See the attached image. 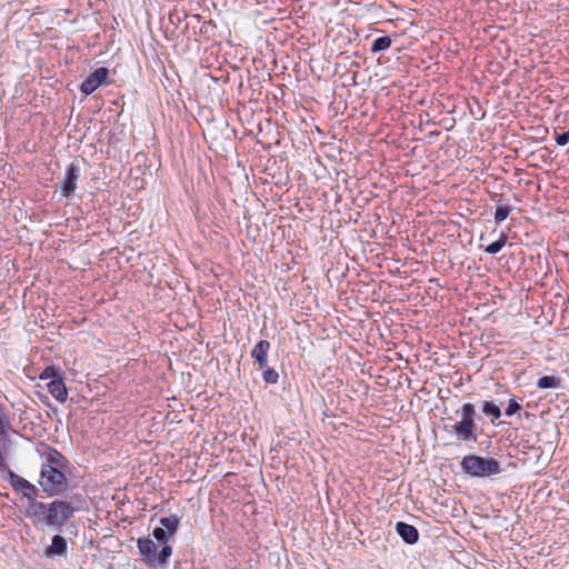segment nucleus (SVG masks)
Instances as JSON below:
<instances>
[{
    "label": "nucleus",
    "mask_w": 569,
    "mask_h": 569,
    "mask_svg": "<svg viewBox=\"0 0 569 569\" xmlns=\"http://www.w3.org/2000/svg\"><path fill=\"white\" fill-rule=\"evenodd\" d=\"M419 181H420V183L415 184V191L417 193L418 201H420L421 199H423L426 197V194H425L426 186L423 183V180H419Z\"/></svg>",
    "instance_id": "cd10ccee"
},
{
    "label": "nucleus",
    "mask_w": 569,
    "mask_h": 569,
    "mask_svg": "<svg viewBox=\"0 0 569 569\" xmlns=\"http://www.w3.org/2000/svg\"><path fill=\"white\" fill-rule=\"evenodd\" d=\"M463 473L473 478H488L502 472L500 462L492 457L465 456L460 462Z\"/></svg>",
    "instance_id": "39448f33"
},
{
    "label": "nucleus",
    "mask_w": 569,
    "mask_h": 569,
    "mask_svg": "<svg viewBox=\"0 0 569 569\" xmlns=\"http://www.w3.org/2000/svg\"><path fill=\"white\" fill-rule=\"evenodd\" d=\"M357 181H358V180H352V182H353V184H355V186L357 184ZM342 182L345 183L346 188H348V187H349V184H350V182H351V180L346 179V180H342Z\"/></svg>",
    "instance_id": "c756f323"
},
{
    "label": "nucleus",
    "mask_w": 569,
    "mask_h": 569,
    "mask_svg": "<svg viewBox=\"0 0 569 569\" xmlns=\"http://www.w3.org/2000/svg\"><path fill=\"white\" fill-rule=\"evenodd\" d=\"M555 139L558 146H566L569 142V130L561 133L555 131Z\"/></svg>",
    "instance_id": "bb28decb"
},
{
    "label": "nucleus",
    "mask_w": 569,
    "mask_h": 569,
    "mask_svg": "<svg viewBox=\"0 0 569 569\" xmlns=\"http://www.w3.org/2000/svg\"><path fill=\"white\" fill-rule=\"evenodd\" d=\"M46 461L41 465L38 483L49 498L64 497L71 488L68 477L76 469L58 449L46 446Z\"/></svg>",
    "instance_id": "7ed1b4c3"
},
{
    "label": "nucleus",
    "mask_w": 569,
    "mask_h": 569,
    "mask_svg": "<svg viewBox=\"0 0 569 569\" xmlns=\"http://www.w3.org/2000/svg\"><path fill=\"white\" fill-rule=\"evenodd\" d=\"M460 413V420L452 425H445L443 430L448 433L455 435L459 441L469 443L478 441V426L476 422L477 411L471 402H466L457 411Z\"/></svg>",
    "instance_id": "20e7f679"
},
{
    "label": "nucleus",
    "mask_w": 569,
    "mask_h": 569,
    "mask_svg": "<svg viewBox=\"0 0 569 569\" xmlns=\"http://www.w3.org/2000/svg\"><path fill=\"white\" fill-rule=\"evenodd\" d=\"M526 186L529 191H537V200H540V193L546 200L555 199L557 193L553 189L559 188V184H551L550 180H526Z\"/></svg>",
    "instance_id": "1a4fd4ad"
},
{
    "label": "nucleus",
    "mask_w": 569,
    "mask_h": 569,
    "mask_svg": "<svg viewBox=\"0 0 569 569\" xmlns=\"http://www.w3.org/2000/svg\"><path fill=\"white\" fill-rule=\"evenodd\" d=\"M197 188L198 190H202L203 188H206L209 197L216 198L219 202L222 200L219 188L216 186V180H198Z\"/></svg>",
    "instance_id": "2eb2a0df"
},
{
    "label": "nucleus",
    "mask_w": 569,
    "mask_h": 569,
    "mask_svg": "<svg viewBox=\"0 0 569 569\" xmlns=\"http://www.w3.org/2000/svg\"><path fill=\"white\" fill-rule=\"evenodd\" d=\"M81 495H73L70 500L53 499L50 502L37 501L32 507H26L24 515L32 525L39 527H50L54 530L64 531L73 537L78 536V526L71 521L79 508L74 505V499L81 498Z\"/></svg>",
    "instance_id": "f03ea898"
},
{
    "label": "nucleus",
    "mask_w": 569,
    "mask_h": 569,
    "mask_svg": "<svg viewBox=\"0 0 569 569\" xmlns=\"http://www.w3.org/2000/svg\"><path fill=\"white\" fill-rule=\"evenodd\" d=\"M481 412L490 418V422L492 425L496 423V420H498L501 417V409L500 407L490 400H485L480 405Z\"/></svg>",
    "instance_id": "4468645a"
},
{
    "label": "nucleus",
    "mask_w": 569,
    "mask_h": 569,
    "mask_svg": "<svg viewBox=\"0 0 569 569\" xmlns=\"http://www.w3.org/2000/svg\"><path fill=\"white\" fill-rule=\"evenodd\" d=\"M109 69L106 67H100L96 69L92 73H90L80 84V91L84 96H90L98 88L102 86H107L110 83L109 80Z\"/></svg>",
    "instance_id": "6e6552de"
},
{
    "label": "nucleus",
    "mask_w": 569,
    "mask_h": 569,
    "mask_svg": "<svg viewBox=\"0 0 569 569\" xmlns=\"http://www.w3.org/2000/svg\"><path fill=\"white\" fill-rule=\"evenodd\" d=\"M180 517L170 515L159 519V527L153 528L151 539L149 536L140 537L137 540V547L142 562L149 568H164L169 563L172 555V546L169 543L179 528Z\"/></svg>",
    "instance_id": "f257e3e1"
},
{
    "label": "nucleus",
    "mask_w": 569,
    "mask_h": 569,
    "mask_svg": "<svg viewBox=\"0 0 569 569\" xmlns=\"http://www.w3.org/2000/svg\"><path fill=\"white\" fill-rule=\"evenodd\" d=\"M486 191L489 194L490 200L496 201L497 204L510 202L512 199L508 192H498V190H493L488 186L486 187Z\"/></svg>",
    "instance_id": "4be33fe9"
},
{
    "label": "nucleus",
    "mask_w": 569,
    "mask_h": 569,
    "mask_svg": "<svg viewBox=\"0 0 569 569\" xmlns=\"http://www.w3.org/2000/svg\"><path fill=\"white\" fill-rule=\"evenodd\" d=\"M539 389H558L561 387V379L557 376H542L537 381Z\"/></svg>",
    "instance_id": "f3484780"
},
{
    "label": "nucleus",
    "mask_w": 569,
    "mask_h": 569,
    "mask_svg": "<svg viewBox=\"0 0 569 569\" xmlns=\"http://www.w3.org/2000/svg\"><path fill=\"white\" fill-rule=\"evenodd\" d=\"M261 182L264 184V183L269 182V180L263 179V180H261Z\"/></svg>",
    "instance_id": "7c9ffc66"
},
{
    "label": "nucleus",
    "mask_w": 569,
    "mask_h": 569,
    "mask_svg": "<svg viewBox=\"0 0 569 569\" xmlns=\"http://www.w3.org/2000/svg\"><path fill=\"white\" fill-rule=\"evenodd\" d=\"M390 198L396 201L399 200L402 203L411 204L413 201H418L417 193L415 191L413 180H400L401 183L396 186V180H389Z\"/></svg>",
    "instance_id": "0eeeda50"
},
{
    "label": "nucleus",
    "mask_w": 569,
    "mask_h": 569,
    "mask_svg": "<svg viewBox=\"0 0 569 569\" xmlns=\"http://www.w3.org/2000/svg\"><path fill=\"white\" fill-rule=\"evenodd\" d=\"M513 210V207L510 206V202H503L496 206V210L493 213V219L496 224H500L502 221H505L511 211Z\"/></svg>",
    "instance_id": "dca6fc26"
},
{
    "label": "nucleus",
    "mask_w": 569,
    "mask_h": 569,
    "mask_svg": "<svg viewBox=\"0 0 569 569\" xmlns=\"http://www.w3.org/2000/svg\"><path fill=\"white\" fill-rule=\"evenodd\" d=\"M392 44V40L390 36H382L373 40L371 43L370 51L372 53H378L388 50Z\"/></svg>",
    "instance_id": "a211bd4d"
},
{
    "label": "nucleus",
    "mask_w": 569,
    "mask_h": 569,
    "mask_svg": "<svg viewBox=\"0 0 569 569\" xmlns=\"http://www.w3.org/2000/svg\"><path fill=\"white\" fill-rule=\"evenodd\" d=\"M488 187H490L493 190H498V192H508V194H510L513 200L518 202L520 201V198L517 196L516 192H513L512 186L505 181L498 182V180H495L493 182L488 183Z\"/></svg>",
    "instance_id": "412c9836"
},
{
    "label": "nucleus",
    "mask_w": 569,
    "mask_h": 569,
    "mask_svg": "<svg viewBox=\"0 0 569 569\" xmlns=\"http://www.w3.org/2000/svg\"><path fill=\"white\" fill-rule=\"evenodd\" d=\"M63 373L60 369V367L56 365L47 366L39 375L40 380H54L61 377Z\"/></svg>",
    "instance_id": "aec40b11"
},
{
    "label": "nucleus",
    "mask_w": 569,
    "mask_h": 569,
    "mask_svg": "<svg viewBox=\"0 0 569 569\" xmlns=\"http://www.w3.org/2000/svg\"><path fill=\"white\" fill-rule=\"evenodd\" d=\"M507 240H508V236L505 232H501L499 238L496 241L489 243L485 248V252H487L489 254H497L506 246Z\"/></svg>",
    "instance_id": "6ab92c4d"
},
{
    "label": "nucleus",
    "mask_w": 569,
    "mask_h": 569,
    "mask_svg": "<svg viewBox=\"0 0 569 569\" xmlns=\"http://www.w3.org/2000/svg\"><path fill=\"white\" fill-rule=\"evenodd\" d=\"M76 181L77 180H62L60 186V191L62 197H70L76 190Z\"/></svg>",
    "instance_id": "b1692460"
},
{
    "label": "nucleus",
    "mask_w": 569,
    "mask_h": 569,
    "mask_svg": "<svg viewBox=\"0 0 569 569\" xmlns=\"http://www.w3.org/2000/svg\"><path fill=\"white\" fill-rule=\"evenodd\" d=\"M50 395L59 402L63 403L68 398V388L63 375L58 379L50 380L47 385Z\"/></svg>",
    "instance_id": "ddd939ff"
},
{
    "label": "nucleus",
    "mask_w": 569,
    "mask_h": 569,
    "mask_svg": "<svg viewBox=\"0 0 569 569\" xmlns=\"http://www.w3.org/2000/svg\"><path fill=\"white\" fill-rule=\"evenodd\" d=\"M262 370V379L267 385H276L279 380V373L270 368L268 365L264 368H259Z\"/></svg>",
    "instance_id": "5701e85b"
},
{
    "label": "nucleus",
    "mask_w": 569,
    "mask_h": 569,
    "mask_svg": "<svg viewBox=\"0 0 569 569\" xmlns=\"http://www.w3.org/2000/svg\"><path fill=\"white\" fill-rule=\"evenodd\" d=\"M290 180H279L277 183H276V187L278 189H286L287 191L289 190V188L291 187L289 184Z\"/></svg>",
    "instance_id": "c85d7f7f"
},
{
    "label": "nucleus",
    "mask_w": 569,
    "mask_h": 569,
    "mask_svg": "<svg viewBox=\"0 0 569 569\" xmlns=\"http://www.w3.org/2000/svg\"><path fill=\"white\" fill-rule=\"evenodd\" d=\"M395 529L405 543L416 545L419 541L420 533L415 526L398 521Z\"/></svg>",
    "instance_id": "9b49d317"
},
{
    "label": "nucleus",
    "mask_w": 569,
    "mask_h": 569,
    "mask_svg": "<svg viewBox=\"0 0 569 569\" xmlns=\"http://www.w3.org/2000/svg\"><path fill=\"white\" fill-rule=\"evenodd\" d=\"M68 553V542L66 537L60 533L53 535L51 545L47 546L43 550L46 558L66 557Z\"/></svg>",
    "instance_id": "9d476101"
},
{
    "label": "nucleus",
    "mask_w": 569,
    "mask_h": 569,
    "mask_svg": "<svg viewBox=\"0 0 569 569\" xmlns=\"http://www.w3.org/2000/svg\"><path fill=\"white\" fill-rule=\"evenodd\" d=\"M521 408H522L521 405L515 398H511L508 401V406L505 410V415L507 417H511V416L516 415L517 412H519L521 410Z\"/></svg>",
    "instance_id": "393cba45"
},
{
    "label": "nucleus",
    "mask_w": 569,
    "mask_h": 569,
    "mask_svg": "<svg viewBox=\"0 0 569 569\" xmlns=\"http://www.w3.org/2000/svg\"><path fill=\"white\" fill-rule=\"evenodd\" d=\"M79 176H80L79 163H78V161H73L67 167L64 178H79Z\"/></svg>",
    "instance_id": "a878e982"
},
{
    "label": "nucleus",
    "mask_w": 569,
    "mask_h": 569,
    "mask_svg": "<svg viewBox=\"0 0 569 569\" xmlns=\"http://www.w3.org/2000/svg\"><path fill=\"white\" fill-rule=\"evenodd\" d=\"M271 343L268 340H259L252 348L250 356L258 365V368H264L268 365V353Z\"/></svg>",
    "instance_id": "f8f14e48"
},
{
    "label": "nucleus",
    "mask_w": 569,
    "mask_h": 569,
    "mask_svg": "<svg viewBox=\"0 0 569 569\" xmlns=\"http://www.w3.org/2000/svg\"><path fill=\"white\" fill-rule=\"evenodd\" d=\"M8 481L14 491L22 492L23 498L28 500L26 507H32L38 501L39 489L10 469H8Z\"/></svg>",
    "instance_id": "423d86ee"
}]
</instances>
